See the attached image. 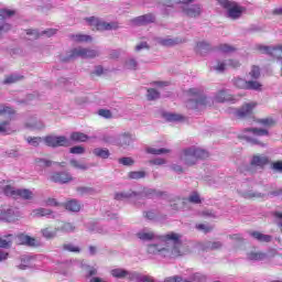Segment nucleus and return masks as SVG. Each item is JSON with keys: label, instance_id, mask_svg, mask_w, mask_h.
<instances>
[{"label": "nucleus", "instance_id": "8", "mask_svg": "<svg viewBox=\"0 0 282 282\" xmlns=\"http://www.w3.org/2000/svg\"><path fill=\"white\" fill-rule=\"evenodd\" d=\"M44 140V144H46V147H51L52 149H58V147H69V139L65 135H46L43 138Z\"/></svg>", "mask_w": 282, "mask_h": 282}, {"label": "nucleus", "instance_id": "55", "mask_svg": "<svg viewBox=\"0 0 282 282\" xmlns=\"http://www.w3.org/2000/svg\"><path fill=\"white\" fill-rule=\"evenodd\" d=\"M119 164H122L123 166H133L135 161H133L131 158H121L119 159Z\"/></svg>", "mask_w": 282, "mask_h": 282}, {"label": "nucleus", "instance_id": "42", "mask_svg": "<svg viewBox=\"0 0 282 282\" xmlns=\"http://www.w3.org/2000/svg\"><path fill=\"white\" fill-rule=\"evenodd\" d=\"M249 76H251L253 80L259 79L261 77V68L257 65H253L249 72Z\"/></svg>", "mask_w": 282, "mask_h": 282}, {"label": "nucleus", "instance_id": "43", "mask_svg": "<svg viewBox=\"0 0 282 282\" xmlns=\"http://www.w3.org/2000/svg\"><path fill=\"white\" fill-rule=\"evenodd\" d=\"M171 150L161 148V149H155V148H149L147 150V153H151L152 155H162L163 153H170Z\"/></svg>", "mask_w": 282, "mask_h": 282}, {"label": "nucleus", "instance_id": "20", "mask_svg": "<svg viewBox=\"0 0 282 282\" xmlns=\"http://www.w3.org/2000/svg\"><path fill=\"white\" fill-rule=\"evenodd\" d=\"M70 41H74V43H91L94 39L91 35L78 33V34H72L69 35Z\"/></svg>", "mask_w": 282, "mask_h": 282}, {"label": "nucleus", "instance_id": "40", "mask_svg": "<svg viewBox=\"0 0 282 282\" xmlns=\"http://www.w3.org/2000/svg\"><path fill=\"white\" fill-rule=\"evenodd\" d=\"M132 141L133 139L131 138V133L124 132L123 134H121V147H129V144H131Z\"/></svg>", "mask_w": 282, "mask_h": 282}, {"label": "nucleus", "instance_id": "27", "mask_svg": "<svg viewBox=\"0 0 282 282\" xmlns=\"http://www.w3.org/2000/svg\"><path fill=\"white\" fill-rule=\"evenodd\" d=\"M268 254L263 251H251L248 253L249 261H263Z\"/></svg>", "mask_w": 282, "mask_h": 282}, {"label": "nucleus", "instance_id": "12", "mask_svg": "<svg viewBox=\"0 0 282 282\" xmlns=\"http://www.w3.org/2000/svg\"><path fill=\"white\" fill-rule=\"evenodd\" d=\"M74 177H72V174L69 172H54L51 175V182H54L55 184H69Z\"/></svg>", "mask_w": 282, "mask_h": 282}, {"label": "nucleus", "instance_id": "44", "mask_svg": "<svg viewBox=\"0 0 282 282\" xmlns=\"http://www.w3.org/2000/svg\"><path fill=\"white\" fill-rule=\"evenodd\" d=\"M258 123L262 124L263 127H274V124H276V121L272 119V117H268L264 119H258Z\"/></svg>", "mask_w": 282, "mask_h": 282}, {"label": "nucleus", "instance_id": "56", "mask_svg": "<svg viewBox=\"0 0 282 282\" xmlns=\"http://www.w3.org/2000/svg\"><path fill=\"white\" fill-rule=\"evenodd\" d=\"M70 166H74V169H79L80 171H87V165L76 160H70Z\"/></svg>", "mask_w": 282, "mask_h": 282}, {"label": "nucleus", "instance_id": "25", "mask_svg": "<svg viewBox=\"0 0 282 282\" xmlns=\"http://www.w3.org/2000/svg\"><path fill=\"white\" fill-rule=\"evenodd\" d=\"M93 153L96 158H101V160H107L111 155L107 148H96Z\"/></svg>", "mask_w": 282, "mask_h": 282}, {"label": "nucleus", "instance_id": "6", "mask_svg": "<svg viewBox=\"0 0 282 282\" xmlns=\"http://www.w3.org/2000/svg\"><path fill=\"white\" fill-rule=\"evenodd\" d=\"M257 105L259 104H257L256 101H251L242 105V107L239 109H231L229 113H234V116H236L238 120H243V118H250V116L254 113V109L257 108Z\"/></svg>", "mask_w": 282, "mask_h": 282}, {"label": "nucleus", "instance_id": "18", "mask_svg": "<svg viewBox=\"0 0 282 282\" xmlns=\"http://www.w3.org/2000/svg\"><path fill=\"white\" fill-rule=\"evenodd\" d=\"M215 100L216 102H235L236 99L235 96L223 89L215 95Z\"/></svg>", "mask_w": 282, "mask_h": 282}, {"label": "nucleus", "instance_id": "48", "mask_svg": "<svg viewBox=\"0 0 282 282\" xmlns=\"http://www.w3.org/2000/svg\"><path fill=\"white\" fill-rule=\"evenodd\" d=\"M234 85L235 87H237L238 89H246L247 85H248V80L238 77L234 79Z\"/></svg>", "mask_w": 282, "mask_h": 282}, {"label": "nucleus", "instance_id": "1", "mask_svg": "<svg viewBox=\"0 0 282 282\" xmlns=\"http://www.w3.org/2000/svg\"><path fill=\"white\" fill-rule=\"evenodd\" d=\"M164 241L165 247L162 245H149L147 252L148 254H161L167 257L170 254L173 259L191 254L188 246L182 243V236L180 234L170 232L161 237Z\"/></svg>", "mask_w": 282, "mask_h": 282}, {"label": "nucleus", "instance_id": "62", "mask_svg": "<svg viewBox=\"0 0 282 282\" xmlns=\"http://www.w3.org/2000/svg\"><path fill=\"white\" fill-rule=\"evenodd\" d=\"M150 164H154V166H162L163 164H166V160L164 159H154L150 161Z\"/></svg>", "mask_w": 282, "mask_h": 282}, {"label": "nucleus", "instance_id": "14", "mask_svg": "<svg viewBox=\"0 0 282 282\" xmlns=\"http://www.w3.org/2000/svg\"><path fill=\"white\" fill-rule=\"evenodd\" d=\"M183 12L186 14V17H189L191 19H197V17L202 15V6L199 4H193L188 6L186 4L183 7Z\"/></svg>", "mask_w": 282, "mask_h": 282}, {"label": "nucleus", "instance_id": "21", "mask_svg": "<svg viewBox=\"0 0 282 282\" xmlns=\"http://www.w3.org/2000/svg\"><path fill=\"white\" fill-rule=\"evenodd\" d=\"M250 235L253 237V239H257V241H260L261 243H270V241H272V236L261 234V231H251Z\"/></svg>", "mask_w": 282, "mask_h": 282}, {"label": "nucleus", "instance_id": "9", "mask_svg": "<svg viewBox=\"0 0 282 282\" xmlns=\"http://www.w3.org/2000/svg\"><path fill=\"white\" fill-rule=\"evenodd\" d=\"M259 52L261 54H268L269 56H272L273 58H278V61H282V44H279L276 46H258Z\"/></svg>", "mask_w": 282, "mask_h": 282}, {"label": "nucleus", "instance_id": "46", "mask_svg": "<svg viewBox=\"0 0 282 282\" xmlns=\"http://www.w3.org/2000/svg\"><path fill=\"white\" fill-rule=\"evenodd\" d=\"M219 52H224L225 54H230L232 52H237V48L229 44H220L218 46Z\"/></svg>", "mask_w": 282, "mask_h": 282}, {"label": "nucleus", "instance_id": "29", "mask_svg": "<svg viewBox=\"0 0 282 282\" xmlns=\"http://www.w3.org/2000/svg\"><path fill=\"white\" fill-rule=\"evenodd\" d=\"M70 140L73 142H87V140H89V137L83 132H72Z\"/></svg>", "mask_w": 282, "mask_h": 282}, {"label": "nucleus", "instance_id": "54", "mask_svg": "<svg viewBox=\"0 0 282 282\" xmlns=\"http://www.w3.org/2000/svg\"><path fill=\"white\" fill-rule=\"evenodd\" d=\"M227 67H231V69H239V67H241V62H239V59H228Z\"/></svg>", "mask_w": 282, "mask_h": 282}, {"label": "nucleus", "instance_id": "34", "mask_svg": "<svg viewBox=\"0 0 282 282\" xmlns=\"http://www.w3.org/2000/svg\"><path fill=\"white\" fill-rule=\"evenodd\" d=\"M10 122H12V118L10 117L0 122V133H12V130L10 129Z\"/></svg>", "mask_w": 282, "mask_h": 282}, {"label": "nucleus", "instance_id": "28", "mask_svg": "<svg viewBox=\"0 0 282 282\" xmlns=\"http://www.w3.org/2000/svg\"><path fill=\"white\" fill-rule=\"evenodd\" d=\"M196 52L198 54H202L203 52H213V46H210V43L202 41L196 44Z\"/></svg>", "mask_w": 282, "mask_h": 282}, {"label": "nucleus", "instance_id": "7", "mask_svg": "<svg viewBox=\"0 0 282 282\" xmlns=\"http://www.w3.org/2000/svg\"><path fill=\"white\" fill-rule=\"evenodd\" d=\"M187 94L188 96L196 98L192 101L194 102V105L189 106V109H199V107H206V105L208 104L206 96H204V91L202 89L189 88L187 90Z\"/></svg>", "mask_w": 282, "mask_h": 282}, {"label": "nucleus", "instance_id": "52", "mask_svg": "<svg viewBox=\"0 0 282 282\" xmlns=\"http://www.w3.org/2000/svg\"><path fill=\"white\" fill-rule=\"evenodd\" d=\"M196 230H200L205 235H208V232H213V227L205 225V224H197Z\"/></svg>", "mask_w": 282, "mask_h": 282}, {"label": "nucleus", "instance_id": "50", "mask_svg": "<svg viewBox=\"0 0 282 282\" xmlns=\"http://www.w3.org/2000/svg\"><path fill=\"white\" fill-rule=\"evenodd\" d=\"M148 100H158L160 98V91L155 90V88L148 89Z\"/></svg>", "mask_w": 282, "mask_h": 282}, {"label": "nucleus", "instance_id": "26", "mask_svg": "<svg viewBox=\"0 0 282 282\" xmlns=\"http://www.w3.org/2000/svg\"><path fill=\"white\" fill-rule=\"evenodd\" d=\"M53 213L54 212H52V209L40 207V208L33 209L31 215L33 217H50V215H52Z\"/></svg>", "mask_w": 282, "mask_h": 282}, {"label": "nucleus", "instance_id": "30", "mask_svg": "<svg viewBox=\"0 0 282 282\" xmlns=\"http://www.w3.org/2000/svg\"><path fill=\"white\" fill-rule=\"evenodd\" d=\"M160 45H163V47H173L180 43H182V41H180V39H161L159 40Z\"/></svg>", "mask_w": 282, "mask_h": 282}, {"label": "nucleus", "instance_id": "11", "mask_svg": "<svg viewBox=\"0 0 282 282\" xmlns=\"http://www.w3.org/2000/svg\"><path fill=\"white\" fill-rule=\"evenodd\" d=\"M110 274L115 279H127L128 281H135V279H138V273H131L124 269H112L110 271Z\"/></svg>", "mask_w": 282, "mask_h": 282}, {"label": "nucleus", "instance_id": "19", "mask_svg": "<svg viewBox=\"0 0 282 282\" xmlns=\"http://www.w3.org/2000/svg\"><path fill=\"white\" fill-rule=\"evenodd\" d=\"M250 164L251 166H259V169H263V166H268V164H270V159L264 155H253Z\"/></svg>", "mask_w": 282, "mask_h": 282}, {"label": "nucleus", "instance_id": "35", "mask_svg": "<svg viewBox=\"0 0 282 282\" xmlns=\"http://www.w3.org/2000/svg\"><path fill=\"white\" fill-rule=\"evenodd\" d=\"M62 250H64V252H75L78 254L80 252V247L75 246L74 243H64Z\"/></svg>", "mask_w": 282, "mask_h": 282}, {"label": "nucleus", "instance_id": "33", "mask_svg": "<svg viewBox=\"0 0 282 282\" xmlns=\"http://www.w3.org/2000/svg\"><path fill=\"white\" fill-rule=\"evenodd\" d=\"M19 80H23V76L7 75L4 77L3 85H14V83H19Z\"/></svg>", "mask_w": 282, "mask_h": 282}, {"label": "nucleus", "instance_id": "47", "mask_svg": "<svg viewBox=\"0 0 282 282\" xmlns=\"http://www.w3.org/2000/svg\"><path fill=\"white\" fill-rule=\"evenodd\" d=\"M26 142H29L31 147H40L41 142H44V140L41 137H28Z\"/></svg>", "mask_w": 282, "mask_h": 282}, {"label": "nucleus", "instance_id": "63", "mask_svg": "<svg viewBox=\"0 0 282 282\" xmlns=\"http://www.w3.org/2000/svg\"><path fill=\"white\" fill-rule=\"evenodd\" d=\"M134 280L139 281V282H153V279H151V276L144 275V276L140 278V274H138V273H137V278Z\"/></svg>", "mask_w": 282, "mask_h": 282}, {"label": "nucleus", "instance_id": "53", "mask_svg": "<svg viewBox=\"0 0 282 282\" xmlns=\"http://www.w3.org/2000/svg\"><path fill=\"white\" fill-rule=\"evenodd\" d=\"M35 164H39V166L50 167L52 166V161L47 159H35Z\"/></svg>", "mask_w": 282, "mask_h": 282}, {"label": "nucleus", "instance_id": "57", "mask_svg": "<svg viewBox=\"0 0 282 282\" xmlns=\"http://www.w3.org/2000/svg\"><path fill=\"white\" fill-rule=\"evenodd\" d=\"M98 113H99V116H101V118H107V119L112 118V116H113L111 113V110H107V109H99Z\"/></svg>", "mask_w": 282, "mask_h": 282}, {"label": "nucleus", "instance_id": "36", "mask_svg": "<svg viewBox=\"0 0 282 282\" xmlns=\"http://www.w3.org/2000/svg\"><path fill=\"white\" fill-rule=\"evenodd\" d=\"M133 195H135V192H121V193H116L115 194V199H117V202H122V199H129L131 197H133Z\"/></svg>", "mask_w": 282, "mask_h": 282}, {"label": "nucleus", "instance_id": "3", "mask_svg": "<svg viewBox=\"0 0 282 282\" xmlns=\"http://www.w3.org/2000/svg\"><path fill=\"white\" fill-rule=\"evenodd\" d=\"M219 6L227 10V17L237 21V19H241L243 12H246V7H241L239 3L230 0H218Z\"/></svg>", "mask_w": 282, "mask_h": 282}, {"label": "nucleus", "instance_id": "37", "mask_svg": "<svg viewBox=\"0 0 282 282\" xmlns=\"http://www.w3.org/2000/svg\"><path fill=\"white\" fill-rule=\"evenodd\" d=\"M17 110L10 106L1 105L0 106V116H14Z\"/></svg>", "mask_w": 282, "mask_h": 282}, {"label": "nucleus", "instance_id": "32", "mask_svg": "<svg viewBox=\"0 0 282 282\" xmlns=\"http://www.w3.org/2000/svg\"><path fill=\"white\" fill-rule=\"evenodd\" d=\"M58 232H74L76 230V226L72 223H62L59 227H57Z\"/></svg>", "mask_w": 282, "mask_h": 282}, {"label": "nucleus", "instance_id": "5", "mask_svg": "<svg viewBox=\"0 0 282 282\" xmlns=\"http://www.w3.org/2000/svg\"><path fill=\"white\" fill-rule=\"evenodd\" d=\"M99 52L94 48H87V47H75L70 50L69 55L66 57V61H69L72 58H96L99 56Z\"/></svg>", "mask_w": 282, "mask_h": 282}, {"label": "nucleus", "instance_id": "4", "mask_svg": "<svg viewBox=\"0 0 282 282\" xmlns=\"http://www.w3.org/2000/svg\"><path fill=\"white\" fill-rule=\"evenodd\" d=\"M88 25L93 28V30H97L98 32H105L109 30H118V22H105L96 17L86 18Z\"/></svg>", "mask_w": 282, "mask_h": 282}, {"label": "nucleus", "instance_id": "51", "mask_svg": "<svg viewBox=\"0 0 282 282\" xmlns=\"http://www.w3.org/2000/svg\"><path fill=\"white\" fill-rule=\"evenodd\" d=\"M69 153L73 155H83V153H85V148H83V145H75L69 149Z\"/></svg>", "mask_w": 282, "mask_h": 282}, {"label": "nucleus", "instance_id": "2", "mask_svg": "<svg viewBox=\"0 0 282 282\" xmlns=\"http://www.w3.org/2000/svg\"><path fill=\"white\" fill-rule=\"evenodd\" d=\"M208 156V151L193 147L183 150L180 160L185 166H194V164H197L198 160H207Z\"/></svg>", "mask_w": 282, "mask_h": 282}, {"label": "nucleus", "instance_id": "58", "mask_svg": "<svg viewBox=\"0 0 282 282\" xmlns=\"http://www.w3.org/2000/svg\"><path fill=\"white\" fill-rule=\"evenodd\" d=\"M226 67H228V63L217 62L215 69H216V72H226Z\"/></svg>", "mask_w": 282, "mask_h": 282}, {"label": "nucleus", "instance_id": "17", "mask_svg": "<svg viewBox=\"0 0 282 282\" xmlns=\"http://www.w3.org/2000/svg\"><path fill=\"white\" fill-rule=\"evenodd\" d=\"M15 241L19 246H36V239L24 234L18 235Z\"/></svg>", "mask_w": 282, "mask_h": 282}, {"label": "nucleus", "instance_id": "49", "mask_svg": "<svg viewBox=\"0 0 282 282\" xmlns=\"http://www.w3.org/2000/svg\"><path fill=\"white\" fill-rule=\"evenodd\" d=\"M187 200L191 203V204H202V198L199 197V193L197 192H193Z\"/></svg>", "mask_w": 282, "mask_h": 282}, {"label": "nucleus", "instance_id": "61", "mask_svg": "<svg viewBox=\"0 0 282 282\" xmlns=\"http://www.w3.org/2000/svg\"><path fill=\"white\" fill-rule=\"evenodd\" d=\"M77 193H79V195H87L88 193H94V188H91V187H78Z\"/></svg>", "mask_w": 282, "mask_h": 282}, {"label": "nucleus", "instance_id": "45", "mask_svg": "<svg viewBox=\"0 0 282 282\" xmlns=\"http://www.w3.org/2000/svg\"><path fill=\"white\" fill-rule=\"evenodd\" d=\"M3 193L7 195V197H13V199H17V189H14L12 185L4 186Z\"/></svg>", "mask_w": 282, "mask_h": 282}, {"label": "nucleus", "instance_id": "64", "mask_svg": "<svg viewBox=\"0 0 282 282\" xmlns=\"http://www.w3.org/2000/svg\"><path fill=\"white\" fill-rule=\"evenodd\" d=\"M273 171H282V161L272 163Z\"/></svg>", "mask_w": 282, "mask_h": 282}, {"label": "nucleus", "instance_id": "39", "mask_svg": "<svg viewBox=\"0 0 282 282\" xmlns=\"http://www.w3.org/2000/svg\"><path fill=\"white\" fill-rule=\"evenodd\" d=\"M261 87H262L261 83L254 82V80H248L246 89H250L253 91H261Z\"/></svg>", "mask_w": 282, "mask_h": 282}, {"label": "nucleus", "instance_id": "38", "mask_svg": "<svg viewBox=\"0 0 282 282\" xmlns=\"http://www.w3.org/2000/svg\"><path fill=\"white\" fill-rule=\"evenodd\" d=\"M129 180H143V177H147V172L144 171H134L128 173Z\"/></svg>", "mask_w": 282, "mask_h": 282}, {"label": "nucleus", "instance_id": "23", "mask_svg": "<svg viewBox=\"0 0 282 282\" xmlns=\"http://www.w3.org/2000/svg\"><path fill=\"white\" fill-rule=\"evenodd\" d=\"M163 117L167 122H184L186 118L180 113L165 112Z\"/></svg>", "mask_w": 282, "mask_h": 282}, {"label": "nucleus", "instance_id": "59", "mask_svg": "<svg viewBox=\"0 0 282 282\" xmlns=\"http://www.w3.org/2000/svg\"><path fill=\"white\" fill-rule=\"evenodd\" d=\"M245 199H257V197H261V194H257L254 192H247L243 194Z\"/></svg>", "mask_w": 282, "mask_h": 282}, {"label": "nucleus", "instance_id": "15", "mask_svg": "<svg viewBox=\"0 0 282 282\" xmlns=\"http://www.w3.org/2000/svg\"><path fill=\"white\" fill-rule=\"evenodd\" d=\"M133 25H149L155 23V15L153 13L143 14L132 20Z\"/></svg>", "mask_w": 282, "mask_h": 282}, {"label": "nucleus", "instance_id": "24", "mask_svg": "<svg viewBox=\"0 0 282 282\" xmlns=\"http://www.w3.org/2000/svg\"><path fill=\"white\" fill-rule=\"evenodd\" d=\"M30 200L34 199V193L28 188H19L17 189V198Z\"/></svg>", "mask_w": 282, "mask_h": 282}, {"label": "nucleus", "instance_id": "31", "mask_svg": "<svg viewBox=\"0 0 282 282\" xmlns=\"http://www.w3.org/2000/svg\"><path fill=\"white\" fill-rule=\"evenodd\" d=\"M138 239H141V241H153L155 239V234L153 231H140L137 234Z\"/></svg>", "mask_w": 282, "mask_h": 282}, {"label": "nucleus", "instance_id": "10", "mask_svg": "<svg viewBox=\"0 0 282 282\" xmlns=\"http://www.w3.org/2000/svg\"><path fill=\"white\" fill-rule=\"evenodd\" d=\"M17 14V11L12 9H0V21H4V19H10V17H14ZM12 30V25L4 23L0 24V35H2L4 32H10Z\"/></svg>", "mask_w": 282, "mask_h": 282}, {"label": "nucleus", "instance_id": "13", "mask_svg": "<svg viewBox=\"0 0 282 282\" xmlns=\"http://www.w3.org/2000/svg\"><path fill=\"white\" fill-rule=\"evenodd\" d=\"M0 219L2 221H15L17 220V214L14 213V208L12 207H8V206H3L0 209Z\"/></svg>", "mask_w": 282, "mask_h": 282}, {"label": "nucleus", "instance_id": "60", "mask_svg": "<svg viewBox=\"0 0 282 282\" xmlns=\"http://www.w3.org/2000/svg\"><path fill=\"white\" fill-rule=\"evenodd\" d=\"M11 246H12V240L0 238V248H10Z\"/></svg>", "mask_w": 282, "mask_h": 282}, {"label": "nucleus", "instance_id": "41", "mask_svg": "<svg viewBox=\"0 0 282 282\" xmlns=\"http://www.w3.org/2000/svg\"><path fill=\"white\" fill-rule=\"evenodd\" d=\"M246 131H249L250 133H253V135H270V132L265 129H259V128H249L246 129Z\"/></svg>", "mask_w": 282, "mask_h": 282}, {"label": "nucleus", "instance_id": "16", "mask_svg": "<svg viewBox=\"0 0 282 282\" xmlns=\"http://www.w3.org/2000/svg\"><path fill=\"white\" fill-rule=\"evenodd\" d=\"M63 208L65 210H68L69 213H80V208H83V205L77 199H69L62 204Z\"/></svg>", "mask_w": 282, "mask_h": 282}, {"label": "nucleus", "instance_id": "22", "mask_svg": "<svg viewBox=\"0 0 282 282\" xmlns=\"http://www.w3.org/2000/svg\"><path fill=\"white\" fill-rule=\"evenodd\" d=\"M41 235L44 239H54L58 235V227L54 229L52 227H45L41 229Z\"/></svg>", "mask_w": 282, "mask_h": 282}]
</instances>
